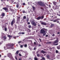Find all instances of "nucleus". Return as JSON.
<instances>
[{"label":"nucleus","instance_id":"1","mask_svg":"<svg viewBox=\"0 0 60 60\" xmlns=\"http://www.w3.org/2000/svg\"><path fill=\"white\" fill-rule=\"evenodd\" d=\"M13 44H8L6 45V46L4 47V49H14V48L13 47Z\"/></svg>","mask_w":60,"mask_h":60},{"label":"nucleus","instance_id":"2","mask_svg":"<svg viewBox=\"0 0 60 60\" xmlns=\"http://www.w3.org/2000/svg\"><path fill=\"white\" fill-rule=\"evenodd\" d=\"M2 39H3V38L4 39V40L5 41V40H6V39L7 38L6 37L5 35L3 33H2Z\"/></svg>","mask_w":60,"mask_h":60},{"label":"nucleus","instance_id":"3","mask_svg":"<svg viewBox=\"0 0 60 60\" xmlns=\"http://www.w3.org/2000/svg\"><path fill=\"white\" fill-rule=\"evenodd\" d=\"M8 56L9 57V58H10L11 59H13V60H14V59L13 58V57L12 56V55L11 54V53H9L8 54Z\"/></svg>","mask_w":60,"mask_h":60},{"label":"nucleus","instance_id":"4","mask_svg":"<svg viewBox=\"0 0 60 60\" xmlns=\"http://www.w3.org/2000/svg\"><path fill=\"white\" fill-rule=\"evenodd\" d=\"M15 23V19L14 18L13 19V20L12 21L11 23V26H13V25Z\"/></svg>","mask_w":60,"mask_h":60},{"label":"nucleus","instance_id":"5","mask_svg":"<svg viewBox=\"0 0 60 60\" xmlns=\"http://www.w3.org/2000/svg\"><path fill=\"white\" fill-rule=\"evenodd\" d=\"M31 23L32 25H34V26H36L37 25L36 23L34 21H32Z\"/></svg>","mask_w":60,"mask_h":60},{"label":"nucleus","instance_id":"6","mask_svg":"<svg viewBox=\"0 0 60 60\" xmlns=\"http://www.w3.org/2000/svg\"><path fill=\"white\" fill-rule=\"evenodd\" d=\"M3 9H4V10H5L6 12H8V9L6 7L3 8Z\"/></svg>","mask_w":60,"mask_h":60},{"label":"nucleus","instance_id":"7","mask_svg":"<svg viewBox=\"0 0 60 60\" xmlns=\"http://www.w3.org/2000/svg\"><path fill=\"white\" fill-rule=\"evenodd\" d=\"M44 29H41V34H43V33H45V31L44 30H43Z\"/></svg>","mask_w":60,"mask_h":60},{"label":"nucleus","instance_id":"8","mask_svg":"<svg viewBox=\"0 0 60 60\" xmlns=\"http://www.w3.org/2000/svg\"><path fill=\"white\" fill-rule=\"evenodd\" d=\"M56 7H52L53 9H54V10H56V9H58V6H55Z\"/></svg>","mask_w":60,"mask_h":60},{"label":"nucleus","instance_id":"9","mask_svg":"<svg viewBox=\"0 0 60 60\" xmlns=\"http://www.w3.org/2000/svg\"><path fill=\"white\" fill-rule=\"evenodd\" d=\"M58 42V40H56V41H55L53 43V44H55L56 43H57V42Z\"/></svg>","mask_w":60,"mask_h":60},{"label":"nucleus","instance_id":"10","mask_svg":"<svg viewBox=\"0 0 60 60\" xmlns=\"http://www.w3.org/2000/svg\"><path fill=\"white\" fill-rule=\"evenodd\" d=\"M53 4L55 5V6H56V5L57 4V3L56 2H55V1H53Z\"/></svg>","mask_w":60,"mask_h":60},{"label":"nucleus","instance_id":"11","mask_svg":"<svg viewBox=\"0 0 60 60\" xmlns=\"http://www.w3.org/2000/svg\"><path fill=\"white\" fill-rule=\"evenodd\" d=\"M41 24H42V25H45V26H46V23L44 22H41Z\"/></svg>","mask_w":60,"mask_h":60},{"label":"nucleus","instance_id":"12","mask_svg":"<svg viewBox=\"0 0 60 60\" xmlns=\"http://www.w3.org/2000/svg\"><path fill=\"white\" fill-rule=\"evenodd\" d=\"M41 52L42 53H43V54H44V53H46V52L44 51L43 50H42L41 51Z\"/></svg>","mask_w":60,"mask_h":60},{"label":"nucleus","instance_id":"13","mask_svg":"<svg viewBox=\"0 0 60 60\" xmlns=\"http://www.w3.org/2000/svg\"><path fill=\"white\" fill-rule=\"evenodd\" d=\"M38 3L39 5H43V4H42V3L41 2H38Z\"/></svg>","mask_w":60,"mask_h":60},{"label":"nucleus","instance_id":"14","mask_svg":"<svg viewBox=\"0 0 60 60\" xmlns=\"http://www.w3.org/2000/svg\"><path fill=\"white\" fill-rule=\"evenodd\" d=\"M47 58H48V59H50V60H52V59H49V57H50V56H49V55H47Z\"/></svg>","mask_w":60,"mask_h":60},{"label":"nucleus","instance_id":"15","mask_svg":"<svg viewBox=\"0 0 60 60\" xmlns=\"http://www.w3.org/2000/svg\"><path fill=\"white\" fill-rule=\"evenodd\" d=\"M41 19V17H39L37 18V20H39L40 19Z\"/></svg>","mask_w":60,"mask_h":60},{"label":"nucleus","instance_id":"16","mask_svg":"<svg viewBox=\"0 0 60 60\" xmlns=\"http://www.w3.org/2000/svg\"><path fill=\"white\" fill-rule=\"evenodd\" d=\"M8 37H9V39H11V38L12 37V36L10 35H8Z\"/></svg>","mask_w":60,"mask_h":60},{"label":"nucleus","instance_id":"17","mask_svg":"<svg viewBox=\"0 0 60 60\" xmlns=\"http://www.w3.org/2000/svg\"><path fill=\"white\" fill-rule=\"evenodd\" d=\"M19 4H17V5H16V7H17V8H19Z\"/></svg>","mask_w":60,"mask_h":60},{"label":"nucleus","instance_id":"18","mask_svg":"<svg viewBox=\"0 0 60 60\" xmlns=\"http://www.w3.org/2000/svg\"><path fill=\"white\" fill-rule=\"evenodd\" d=\"M19 50L17 51H16V53H15V54H19Z\"/></svg>","mask_w":60,"mask_h":60},{"label":"nucleus","instance_id":"19","mask_svg":"<svg viewBox=\"0 0 60 60\" xmlns=\"http://www.w3.org/2000/svg\"><path fill=\"white\" fill-rule=\"evenodd\" d=\"M26 17L25 16H24L23 17V18L24 19H26Z\"/></svg>","mask_w":60,"mask_h":60},{"label":"nucleus","instance_id":"20","mask_svg":"<svg viewBox=\"0 0 60 60\" xmlns=\"http://www.w3.org/2000/svg\"><path fill=\"white\" fill-rule=\"evenodd\" d=\"M4 30L5 31H7V27L4 28Z\"/></svg>","mask_w":60,"mask_h":60},{"label":"nucleus","instance_id":"21","mask_svg":"<svg viewBox=\"0 0 60 60\" xmlns=\"http://www.w3.org/2000/svg\"><path fill=\"white\" fill-rule=\"evenodd\" d=\"M54 26V24H52L51 25V27H52L53 26Z\"/></svg>","mask_w":60,"mask_h":60},{"label":"nucleus","instance_id":"22","mask_svg":"<svg viewBox=\"0 0 60 60\" xmlns=\"http://www.w3.org/2000/svg\"><path fill=\"white\" fill-rule=\"evenodd\" d=\"M32 8L33 9V11H34V10H35V8L34 7H32Z\"/></svg>","mask_w":60,"mask_h":60},{"label":"nucleus","instance_id":"23","mask_svg":"<svg viewBox=\"0 0 60 60\" xmlns=\"http://www.w3.org/2000/svg\"><path fill=\"white\" fill-rule=\"evenodd\" d=\"M4 15H5V14H4V13H3L2 14V16H3L4 17Z\"/></svg>","mask_w":60,"mask_h":60},{"label":"nucleus","instance_id":"24","mask_svg":"<svg viewBox=\"0 0 60 60\" xmlns=\"http://www.w3.org/2000/svg\"><path fill=\"white\" fill-rule=\"evenodd\" d=\"M27 31L29 32H30V31H31V30H30L29 29H27Z\"/></svg>","mask_w":60,"mask_h":60},{"label":"nucleus","instance_id":"25","mask_svg":"<svg viewBox=\"0 0 60 60\" xmlns=\"http://www.w3.org/2000/svg\"><path fill=\"white\" fill-rule=\"evenodd\" d=\"M28 27L29 28H31L32 27V26H31L30 25H29L28 26Z\"/></svg>","mask_w":60,"mask_h":60},{"label":"nucleus","instance_id":"26","mask_svg":"<svg viewBox=\"0 0 60 60\" xmlns=\"http://www.w3.org/2000/svg\"><path fill=\"white\" fill-rule=\"evenodd\" d=\"M24 47H25V48H26L27 47V45L26 44H25V45H24Z\"/></svg>","mask_w":60,"mask_h":60},{"label":"nucleus","instance_id":"27","mask_svg":"<svg viewBox=\"0 0 60 60\" xmlns=\"http://www.w3.org/2000/svg\"><path fill=\"white\" fill-rule=\"evenodd\" d=\"M26 20L27 21V22H28L29 21V19L28 18V19H26Z\"/></svg>","mask_w":60,"mask_h":60},{"label":"nucleus","instance_id":"28","mask_svg":"<svg viewBox=\"0 0 60 60\" xmlns=\"http://www.w3.org/2000/svg\"><path fill=\"white\" fill-rule=\"evenodd\" d=\"M57 49H60V47L59 46H57Z\"/></svg>","mask_w":60,"mask_h":60},{"label":"nucleus","instance_id":"29","mask_svg":"<svg viewBox=\"0 0 60 60\" xmlns=\"http://www.w3.org/2000/svg\"><path fill=\"white\" fill-rule=\"evenodd\" d=\"M34 59L35 60H38V59H37V58L35 57L34 58Z\"/></svg>","mask_w":60,"mask_h":60},{"label":"nucleus","instance_id":"30","mask_svg":"<svg viewBox=\"0 0 60 60\" xmlns=\"http://www.w3.org/2000/svg\"><path fill=\"white\" fill-rule=\"evenodd\" d=\"M56 53H58V51L57 50L56 51Z\"/></svg>","mask_w":60,"mask_h":60},{"label":"nucleus","instance_id":"31","mask_svg":"<svg viewBox=\"0 0 60 60\" xmlns=\"http://www.w3.org/2000/svg\"><path fill=\"white\" fill-rule=\"evenodd\" d=\"M46 34L45 33H44L43 34V36H45Z\"/></svg>","mask_w":60,"mask_h":60},{"label":"nucleus","instance_id":"32","mask_svg":"<svg viewBox=\"0 0 60 60\" xmlns=\"http://www.w3.org/2000/svg\"><path fill=\"white\" fill-rule=\"evenodd\" d=\"M18 43H22V41H20L18 42Z\"/></svg>","mask_w":60,"mask_h":60},{"label":"nucleus","instance_id":"33","mask_svg":"<svg viewBox=\"0 0 60 60\" xmlns=\"http://www.w3.org/2000/svg\"><path fill=\"white\" fill-rule=\"evenodd\" d=\"M56 21H58V20H59V19H56Z\"/></svg>","mask_w":60,"mask_h":60},{"label":"nucleus","instance_id":"34","mask_svg":"<svg viewBox=\"0 0 60 60\" xmlns=\"http://www.w3.org/2000/svg\"><path fill=\"white\" fill-rule=\"evenodd\" d=\"M53 21L54 22H56V20H53Z\"/></svg>","mask_w":60,"mask_h":60},{"label":"nucleus","instance_id":"35","mask_svg":"<svg viewBox=\"0 0 60 60\" xmlns=\"http://www.w3.org/2000/svg\"><path fill=\"white\" fill-rule=\"evenodd\" d=\"M22 13H25V11L24 10H23L22 11Z\"/></svg>","mask_w":60,"mask_h":60},{"label":"nucleus","instance_id":"36","mask_svg":"<svg viewBox=\"0 0 60 60\" xmlns=\"http://www.w3.org/2000/svg\"><path fill=\"white\" fill-rule=\"evenodd\" d=\"M27 24L28 25H30V22H28L27 23Z\"/></svg>","mask_w":60,"mask_h":60},{"label":"nucleus","instance_id":"37","mask_svg":"<svg viewBox=\"0 0 60 60\" xmlns=\"http://www.w3.org/2000/svg\"><path fill=\"white\" fill-rule=\"evenodd\" d=\"M20 47L21 48H23V45H21L20 46Z\"/></svg>","mask_w":60,"mask_h":60},{"label":"nucleus","instance_id":"38","mask_svg":"<svg viewBox=\"0 0 60 60\" xmlns=\"http://www.w3.org/2000/svg\"><path fill=\"white\" fill-rule=\"evenodd\" d=\"M19 56H22L21 54H20V53H19Z\"/></svg>","mask_w":60,"mask_h":60},{"label":"nucleus","instance_id":"39","mask_svg":"<svg viewBox=\"0 0 60 60\" xmlns=\"http://www.w3.org/2000/svg\"><path fill=\"white\" fill-rule=\"evenodd\" d=\"M15 58L16 60H17V56H15Z\"/></svg>","mask_w":60,"mask_h":60},{"label":"nucleus","instance_id":"40","mask_svg":"<svg viewBox=\"0 0 60 60\" xmlns=\"http://www.w3.org/2000/svg\"><path fill=\"white\" fill-rule=\"evenodd\" d=\"M23 5H25V4H26L25 3H23Z\"/></svg>","mask_w":60,"mask_h":60},{"label":"nucleus","instance_id":"41","mask_svg":"<svg viewBox=\"0 0 60 60\" xmlns=\"http://www.w3.org/2000/svg\"><path fill=\"white\" fill-rule=\"evenodd\" d=\"M43 18H44V16H42L41 18V19H43Z\"/></svg>","mask_w":60,"mask_h":60},{"label":"nucleus","instance_id":"42","mask_svg":"<svg viewBox=\"0 0 60 60\" xmlns=\"http://www.w3.org/2000/svg\"><path fill=\"white\" fill-rule=\"evenodd\" d=\"M52 36H55V34H53Z\"/></svg>","mask_w":60,"mask_h":60},{"label":"nucleus","instance_id":"43","mask_svg":"<svg viewBox=\"0 0 60 60\" xmlns=\"http://www.w3.org/2000/svg\"><path fill=\"white\" fill-rule=\"evenodd\" d=\"M22 34H25V33H24V32H22Z\"/></svg>","mask_w":60,"mask_h":60},{"label":"nucleus","instance_id":"44","mask_svg":"<svg viewBox=\"0 0 60 60\" xmlns=\"http://www.w3.org/2000/svg\"><path fill=\"white\" fill-rule=\"evenodd\" d=\"M59 57V56H58L57 57V58H58V59H59L60 58V57Z\"/></svg>","mask_w":60,"mask_h":60},{"label":"nucleus","instance_id":"45","mask_svg":"<svg viewBox=\"0 0 60 60\" xmlns=\"http://www.w3.org/2000/svg\"><path fill=\"white\" fill-rule=\"evenodd\" d=\"M38 26H39V27H40L41 26L40 24H38Z\"/></svg>","mask_w":60,"mask_h":60},{"label":"nucleus","instance_id":"46","mask_svg":"<svg viewBox=\"0 0 60 60\" xmlns=\"http://www.w3.org/2000/svg\"><path fill=\"white\" fill-rule=\"evenodd\" d=\"M57 15H58V16H60V15H59V14H58V13H57Z\"/></svg>","mask_w":60,"mask_h":60},{"label":"nucleus","instance_id":"47","mask_svg":"<svg viewBox=\"0 0 60 60\" xmlns=\"http://www.w3.org/2000/svg\"><path fill=\"white\" fill-rule=\"evenodd\" d=\"M53 11V10L52 9H51V12H52Z\"/></svg>","mask_w":60,"mask_h":60},{"label":"nucleus","instance_id":"48","mask_svg":"<svg viewBox=\"0 0 60 60\" xmlns=\"http://www.w3.org/2000/svg\"><path fill=\"white\" fill-rule=\"evenodd\" d=\"M19 30H21V28H20L19 29Z\"/></svg>","mask_w":60,"mask_h":60},{"label":"nucleus","instance_id":"49","mask_svg":"<svg viewBox=\"0 0 60 60\" xmlns=\"http://www.w3.org/2000/svg\"><path fill=\"white\" fill-rule=\"evenodd\" d=\"M48 35H45V37H48Z\"/></svg>","mask_w":60,"mask_h":60},{"label":"nucleus","instance_id":"50","mask_svg":"<svg viewBox=\"0 0 60 60\" xmlns=\"http://www.w3.org/2000/svg\"><path fill=\"white\" fill-rule=\"evenodd\" d=\"M39 40L41 42V39H39Z\"/></svg>","mask_w":60,"mask_h":60},{"label":"nucleus","instance_id":"51","mask_svg":"<svg viewBox=\"0 0 60 60\" xmlns=\"http://www.w3.org/2000/svg\"><path fill=\"white\" fill-rule=\"evenodd\" d=\"M34 45H35L36 44V42H34Z\"/></svg>","mask_w":60,"mask_h":60},{"label":"nucleus","instance_id":"52","mask_svg":"<svg viewBox=\"0 0 60 60\" xmlns=\"http://www.w3.org/2000/svg\"><path fill=\"white\" fill-rule=\"evenodd\" d=\"M36 48L35 47L34 48V50H35V49H36Z\"/></svg>","mask_w":60,"mask_h":60},{"label":"nucleus","instance_id":"53","mask_svg":"<svg viewBox=\"0 0 60 60\" xmlns=\"http://www.w3.org/2000/svg\"><path fill=\"white\" fill-rule=\"evenodd\" d=\"M22 59H21V58H19V60H21Z\"/></svg>","mask_w":60,"mask_h":60},{"label":"nucleus","instance_id":"54","mask_svg":"<svg viewBox=\"0 0 60 60\" xmlns=\"http://www.w3.org/2000/svg\"><path fill=\"white\" fill-rule=\"evenodd\" d=\"M54 45H58V44H56Z\"/></svg>","mask_w":60,"mask_h":60},{"label":"nucleus","instance_id":"55","mask_svg":"<svg viewBox=\"0 0 60 60\" xmlns=\"http://www.w3.org/2000/svg\"><path fill=\"white\" fill-rule=\"evenodd\" d=\"M37 56H39V54H37Z\"/></svg>","mask_w":60,"mask_h":60},{"label":"nucleus","instance_id":"56","mask_svg":"<svg viewBox=\"0 0 60 60\" xmlns=\"http://www.w3.org/2000/svg\"><path fill=\"white\" fill-rule=\"evenodd\" d=\"M14 38H16V37H13Z\"/></svg>","mask_w":60,"mask_h":60},{"label":"nucleus","instance_id":"57","mask_svg":"<svg viewBox=\"0 0 60 60\" xmlns=\"http://www.w3.org/2000/svg\"><path fill=\"white\" fill-rule=\"evenodd\" d=\"M38 52H39V51H38L37 52V53H38Z\"/></svg>","mask_w":60,"mask_h":60},{"label":"nucleus","instance_id":"58","mask_svg":"<svg viewBox=\"0 0 60 60\" xmlns=\"http://www.w3.org/2000/svg\"><path fill=\"white\" fill-rule=\"evenodd\" d=\"M57 34H60V32H58L57 33Z\"/></svg>","mask_w":60,"mask_h":60},{"label":"nucleus","instance_id":"59","mask_svg":"<svg viewBox=\"0 0 60 60\" xmlns=\"http://www.w3.org/2000/svg\"><path fill=\"white\" fill-rule=\"evenodd\" d=\"M19 37V36H17L16 37Z\"/></svg>","mask_w":60,"mask_h":60},{"label":"nucleus","instance_id":"60","mask_svg":"<svg viewBox=\"0 0 60 60\" xmlns=\"http://www.w3.org/2000/svg\"><path fill=\"white\" fill-rule=\"evenodd\" d=\"M44 20H46V19H44Z\"/></svg>","mask_w":60,"mask_h":60},{"label":"nucleus","instance_id":"61","mask_svg":"<svg viewBox=\"0 0 60 60\" xmlns=\"http://www.w3.org/2000/svg\"><path fill=\"white\" fill-rule=\"evenodd\" d=\"M16 4V2H15L14 3V4Z\"/></svg>","mask_w":60,"mask_h":60},{"label":"nucleus","instance_id":"62","mask_svg":"<svg viewBox=\"0 0 60 60\" xmlns=\"http://www.w3.org/2000/svg\"><path fill=\"white\" fill-rule=\"evenodd\" d=\"M28 15H27V18H28Z\"/></svg>","mask_w":60,"mask_h":60},{"label":"nucleus","instance_id":"63","mask_svg":"<svg viewBox=\"0 0 60 60\" xmlns=\"http://www.w3.org/2000/svg\"><path fill=\"white\" fill-rule=\"evenodd\" d=\"M2 56V55H0V57H1Z\"/></svg>","mask_w":60,"mask_h":60},{"label":"nucleus","instance_id":"64","mask_svg":"<svg viewBox=\"0 0 60 60\" xmlns=\"http://www.w3.org/2000/svg\"><path fill=\"white\" fill-rule=\"evenodd\" d=\"M57 23H59V21H57Z\"/></svg>","mask_w":60,"mask_h":60}]
</instances>
